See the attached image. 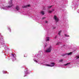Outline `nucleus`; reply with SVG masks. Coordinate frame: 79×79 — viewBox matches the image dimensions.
I'll use <instances>...</instances> for the list:
<instances>
[{
  "instance_id": "9b49d317",
  "label": "nucleus",
  "mask_w": 79,
  "mask_h": 79,
  "mask_svg": "<svg viewBox=\"0 0 79 79\" xmlns=\"http://www.w3.org/2000/svg\"><path fill=\"white\" fill-rule=\"evenodd\" d=\"M61 32V31L60 30L59 31V32L58 33V34L59 35H60V34Z\"/></svg>"
},
{
  "instance_id": "9d476101",
  "label": "nucleus",
  "mask_w": 79,
  "mask_h": 79,
  "mask_svg": "<svg viewBox=\"0 0 79 79\" xmlns=\"http://www.w3.org/2000/svg\"><path fill=\"white\" fill-rule=\"evenodd\" d=\"M40 13L42 14L43 15H44V14H45V13H44V12L43 11H42Z\"/></svg>"
},
{
  "instance_id": "aec40b11",
  "label": "nucleus",
  "mask_w": 79,
  "mask_h": 79,
  "mask_svg": "<svg viewBox=\"0 0 79 79\" xmlns=\"http://www.w3.org/2000/svg\"><path fill=\"white\" fill-rule=\"evenodd\" d=\"M26 55H24V57H26L27 56V55H26V54H25Z\"/></svg>"
},
{
  "instance_id": "0eeeda50",
  "label": "nucleus",
  "mask_w": 79,
  "mask_h": 79,
  "mask_svg": "<svg viewBox=\"0 0 79 79\" xmlns=\"http://www.w3.org/2000/svg\"><path fill=\"white\" fill-rule=\"evenodd\" d=\"M15 9L17 10V11H18L19 10V6H16V7L15 8Z\"/></svg>"
},
{
  "instance_id": "f257e3e1",
  "label": "nucleus",
  "mask_w": 79,
  "mask_h": 79,
  "mask_svg": "<svg viewBox=\"0 0 79 79\" xmlns=\"http://www.w3.org/2000/svg\"><path fill=\"white\" fill-rule=\"evenodd\" d=\"M52 51V47L50 46L49 48H47L46 50V53H50Z\"/></svg>"
},
{
  "instance_id": "393cba45",
  "label": "nucleus",
  "mask_w": 79,
  "mask_h": 79,
  "mask_svg": "<svg viewBox=\"0 0 79 79\" xmlns=\"http://www.w3.org/2000/svg\"><path fill=\"white\" fill-rule=\"evenodd\" d=\"M35 61L36 62H37V61L35 60Z\"/></svg>"
},
{
  "instance_id": "ddd939ff",
  "label": "nucleus",
  "mask_w": 79,
  "mask_h": 79,
  "mask_svg": "<svg viewBox=\"0 0 79 79\" xmlns=\"http://www.w3.org/2000/svg\"><path fill=\"white\" fill-rule=\"evenodd\" d=\"M52 10H49L48 12V13H52Z\"/></svg>"
},
{
  "instance_id": "f3484780",
  "label": "nucleus",
  "mask_w": 79,
  "mask_h": 79,
  "mask_svg": "<svg viewBox=\"0 0 79 79\" xmlns=\"http://www.w3.org/2000/svg\"><path fill=\"white\" fill-rule=\"evenodd\" d=\"M63 59L60 60H59V62H62L63 61Z\"/></svg>"
},
{
  "instance_id": "a211bd4d",
  "label": "nucleus",
  "mask_w": 79,
  "mask_h": 79,
  "mask_svg": "<svg viewBox=\"0 0 79 79\" xmlns=\"http://www.w3.org/2000/svg\"><path fill=\"white\" fill-rule=\"evenodd\" d=\"M60 44V42H58L57 43V44H56V45H59V44Z\"/></svg>"
},
{
  "instance_id": "39448f33",
  "label": "nucleus",
  "mask_w": 79,
  "mask_h": 79,
  "mask_svg": "<svg viewBox=\"0 0 79 79\" xmlns=\"http://www.w3.org/2000/svg\"><path fill=\"white\" fill-rule=\"evenodd\" d=\"M30 5H28L26 6H22V8H27V7H29L30 6Z\"/></svg>"
},
{
  "instance_id": "f03ea898",
  "label": "nucleus",
  "mask_w": 79,
  "mask_h": 79,
  "mask_svg": "<svg viewBox=\"0 0 79 79\" xmlns=\"http://www.w3.org/2000/svg\"><path fill=\"white\" fill-rule=\"evenodd\" d=\"M51 64H52V65H49L48 64H46L45 65L46 66H50V67H53L54 66V65L55 64L54 63V62H52L51 63Z\"/></svg>"
},
{
  "instance_id": "423d86ee",
  "label": "nucleus",
  "mask_w": 79,
  "mask_h": 79,
  "mask_svg": "<svg viewBox=\"0 0 79 79\" xmlns=\"http://www.w3.org/2000/svg\"><path fill=\"white\" fill-rule=\"evenodd\" d=\"M50 38L49 37H47L46 38V41H49Z\"/></svg>"
},
{
  "instance_id": "6ab92c4d",
  "label": "nucleus",
  "mask_w": 79,
  "mask_h": 79,
  "mask_svg": "<svg viewBox=\"0 0 79 79\" xmlns=\"http://www.w3.org/2000/svg\"><path fill=\"white\" fill-rule=\"evenodd\" d=\"M12 56L13 57H14V56H15V55H14V54H12Z\"/></svg>"
},
{
  "instance_id": "4468645a",
  "label": "nucleus",
  "mask_w": 79,
  "mask_h": 79,
  "mask_svg": "<svg viewBox=\"0 0 79 79\" xmlns=\"http://www.w3.org/2000/svg\"><path fill=\"white\" fill-rule=\"evenodd\" d=\"M47 43H45L44 44V46L45 47H47Z\"/></svg>"
},
{
  "instance_id": "f8f14e48",
  "label": "nucleus",
  "mask_w": 79,
  "mask_h": 79,
  "mask_svg": "<svg viewBox=\"0 0 79 79\" xmlns=\"http://www.w3.org/2000/svg\"><path fill=\"white\" fill-rule=\"evenodd\" d=\"M52 6H53L52 5L51 6H48V8H49V9L51 8H52Z\"/></svg>"
},
{
  "instance_id": "1a4fd4ad",
  "label": "nucleus",
  "mask_w": 79,
  "mask_h": 79,
  "mask_svg": "<svg viewBox=\"0 0 79 79\" xmlns=\"http://www.w3.org/2000/svg\"><path fill=\"white\" fill-rule=\"evenodd\" d=\"M64 35L65 37H69V35H67L66 34H64Z\"/></svg>"
},
{
  "instance_id": "412c9836",
  "label": "nucleus",
  "mask_w": 79,
  "mask_h": 79,
  "mask_svg": "<svg viewBox=\"0 0 79 79\" xmlns=\"http://www.w3.org/2000/svg\"><path fill=\"white\" fill-rule=\"evenodd\" d=\"M45 19V17H44L42 18V19Z\"/></svg>"
},
{
  "instance_id": "2eb2a0df",
  "label": "nucleus",
  "mask_w": 79,
  "mask_h": 79,
  "mask_svg": "<svg viewBox=\"0 0 79 79\" xmlns=\"http://www.w3.org/2000/svg\"><path fill=\"white\" fill-rule=\"evenodd\" d=\"M70 64V63H67L66 64H64V66H66V65H68V64Z\"/></svg>"
},
{
  "instance_id": "4be33fe9",
  "label": "nucleus",
  "mask_w": 79,
  "mask_h": 79,
  "mask_svg": "<svg viewBox=\"0 0 79 79\" xmlns=\"http://www.w3.org/2000/svg\"><path fill=\"white\" fill-rule=\"evenodd\" d=\"M45 23H48V21H45Z\"/></svg>"
},
{
  "instance_id": "5701e85b",
  "label": "nucleus",
  "mask_w": 79,
  "mask_h": 79,
  "mask_svg": "<svg viewBox=\"0 0 79 79\" xmlns=\"http://www.w3.org/2000/svg\"><path fill=\"white\" fill-rule=\"evenodd\" d=\"M52 11H55V10H54V9H53L52 10Z\"/></svg>"
},
{
  "instance_id": "20e7f679",
  "label": "nucleus",
  "mask_w": 79,
  "mask_h": 79,
  "mask_svg": "<svg viewBox=\"0 0 79 79\" xmlns=\"http://www.w3.org/2000/svg\"><path fill=\"white\" fill-rule=\"evenodd\" d=\"M54 19H55V21L56 23H58V19L57 17H56V15H55L54 17Z\"/></svg>"
},
{
  "instance_id": "7ed1b4c3",
  "label": "nucleus",
  "mask_w": 79,
  "mask_h": 79,
  "mask_svg": "<svg viewBox=\"0 0 79 79\" xmlns=\"http://www.w3.org/2000/svg\"><path fill=\"white\" fill-rule=\"evenodd\" d=\"M9 3L10 4V6H8L7 7L10 8V7H11L12 6H13V4H12V0H10V1L9 2Z\"/></svg>"
},
{
  "instance_id": "dca6fc26",
  "label": "nucleus",
  "mask_w": 79,
  "mask_h": 79,
  "mask_svg": "<svg viewBox=\"0 0 79 79\" xmlns=\"http://www.w3.org/2000/svg\"><path fill=\"white\" fill-rule=\"evenodd\" d=\"M77 58L76 59V60H77V59H79V56H76Z\"/></svg>"
},
{
  "instance_id": "6e6552de",
  "label": "nucleus",
  "mask_w": 79,
  "mask_h": 79,
  "mask_svg": "<svg viewBox=\"0 0 79 79\" xmlns=\"http://www.w3.org/2000/svg\"><path fill=\"white\" fill-rule=\"evenodd\" d=\"M72 53H73V52H70V53H69L67 54V55H72Z\"/></svg>"
},
{
  "instance_id": "b1692460",
  "label": "nucleus",
  "mask_w": 79,
  "mask_h": 79,
  "mask_svg": "<svg viewBox=\"0 0 79 79\" xmlns=\"http://www.w3.org/2000/svg\"><path fill=\"white\" fill-rule=\"evenodd\" d=\"M8 28H9V29H10V31H11V30H10V27H8Z\"/></svg>"
}]
</instances>
